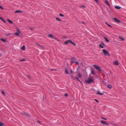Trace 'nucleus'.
Wrapping results in <instances>:
<instances>
[{
    "label": "nucleus",
    "mask_w": 126,
    "mask_h": 126,
    "mask_svg": "<svg viewBox=\"0 0 126 126\" xmlns=\"http://www.w3.org/2000/svg\"><path fill=\"white\" fill-rule=\"evenodd\" d=\"M114 64L117 65H118L119 64L118 62L117 61H114L113 62Z\"/></svg>",
    "instance_id": "6e6552de"
},
{
    "label": "nucleus",
    "mask_w": 126,
    "mask_h": 126,
    "mask_svg": "<svg viewBox=\"0 0 126 126\" xmlns=\"http://www.w3.org/2000/svg\"><path fill=\"white\" fill-rule=\"evenodd\" d=\"M113 19L115 21L118 23H120V21H119L118 19L116 18H113Z\"/></svg>",
    "instance_id": "423d86ee"
},
{
    "label": "nucleus",
    "mask_w": 126,
    "mask_h": 126,
    "mask_svg": "<svg viewBox=\"0 0 126 126\" xmlns=\"http://www.w3.org/2000/svg\"><path fill=\"white\" fill-rule=\"evenodd\" d=\"M0 19L2 21L3 20V19L1 17H0Z\"/></svg>",
    "instance_id": "e433bc0d"
},
{
    "label": "nucleus",
    "mask_w": 126,
    "mask_h": 126,
    "mask_svg": "<svg viewBox=\"0 0 126 126\" xmlns=\"http://www.w3.org/2000/svg\"><path fill=\"white\" fill-rule=\"evenodd\" d=\"M94 79L91 78L90 77H89L87 80H86V82L88 84H90L92 82L94 81Z\"/></svg>",
    "instance_id": "f257e3e1"
},
{
    "label": "nucleus",
    "mask_w": 126,
    "mask_h": 126,
    "mask_svg": "<svg viewBox=\"0 0 126 126\" xmlns=\"http://www.w3.org/2000/svg\"><path fill=\"white\" fill-rule=\"evenodd\" d=\"M115 8L116 9H119L121 8V7L118 6H116L115 7Z\"/></svg>",
    "instance_id": "f8f14e48"
},
{
    "label": "nucleus",
    "mask_w": 126,
    "mask_h": 126,
    "mask_svg": "<svg viewBox=\"0 0 126 126\" xmlns=\"http://www.w3.org/2000/svg\"><path fill=\"white\" fill-rule=\"evenodd\" d=\"M11 35V34L8 33V34H7V36H8V35Z\"/></svg>",
    "instance_id": "79ce46f5"
},
{
    "label": "nucleus",
    "mask_w": 126,
    "mask_h": 126,
    "mask_svg": "<svg viewBox=\"0 0 126 126\" xmlns=\"http://www.w3.org/2000/svg\"><path fill=\"white\" fill-rule=\"evenodd\" d=\"M21 11H19V10H17V11H16L15 12V13H21Z\"/></svg>",
    "instance_id": "dca6fc26"
},
{
    "label": "nucleus",
    "mask_w": 126,
    "mask_h": 126,
    "mask_svg": "<svg viewBox=\"0 0 126 126\" xmlns=\"http://www.w3.org/2000/svg\"><path fill=\"white\" fill-rule=\"evenodd\" d=\"M1 40L2 41H3V42H6V40L4 39H1Z\"/></svg>",
    "instance_id": "5701e85b"
},
{
    "label": "nucleus",
    "mask_w": 126,
    "mask_h": 126,
    "mask_svg": "<svg viewBox=\"0 0 126 126\" xmlns=\"http://www.w3.org/2000/svg\"><path fill=\"white\" fill-rule=\"evenodd\" d=\"M37 45L38 46H39L40 47H41L43 49H44V47H43V46L39 45V44H37Z\"/></svg>",
    "instance_id": "b1692460"
},
{
    "label": "nucleus",
    "mask_w": 126,
    "mask_h": 126,
    "mask_svg": "<svg viewBox=\"0 0 126 126\" xmlns=\"http://www.w3.org/2000/svg\"><path fill=\"white\" fill-rule=\"evenodd\" d=\"M7 20L10 23L12 24L13 23V22L12 21L9 20V19H7Z\"/></svg>",
    "instance_id": "ddd939ff"
},
{
    "label": "nucleus",
    "mask_w": 126,
    "mask_h": 126,
    "mask_svg": "<svg viewBox=\"0 0 126 126\" xmlns=\"http://www.w3.org/2000/svg\"><path fill=\"white\" fill-rule=\"evenodd\" d=\"M102 44L103 45H104V43H102Z\"/></svg>",
    "instance_id": "de8ad7c7"
},
{
    "label": "nucleus",
    "mask_w": 126,
    "mask_h": 126,
    "mask_svg": "<svg viewBox=\"0 0 126 126\" xmlns=\"http://www.w3.org/2000/svg\"><path fill=\"white\" fill-rule=\"evenodd\" d=\"M19 33L17 32H16L15 33V34L17 36H19Z\"/></svg>",
    "instance_id": "393cba45"
},
{
    "label": "nucleus",
    "mask_w": 126,
    "mask_h": 126,
    "mask_svg": "<svg viewBox=\"0 0 126 126\" xmlns=\"http://www.w3.org/2000/svg\"><path fill=\"white\" fill-rule=\"evenodd\" d=\"M82 23H83V24H84V23H85V22H82Z\"/></svg>",
    "instance_id": "09e8293b"
},
{
    "label": "nucleus",
    "mask_w": 126,
    "mask_h": 126,
    "mask_svg": "<svg viewBox=\"0 0 126 126\" xmlns=\"http://www.w3.org/2000/svg\"><path fill=\"white\" fill-rule=\"evenodd\" d=\"M81 7H85L84 6H82Z\"/></svg>",
    "instance_id": "49530a36"
},
{
    "label": "nucleus",
    "mask_w": 126,
    "mask_h": 126,
    "mask_svg": "<svg viewBox=\"0 0 126 126\" xmlns=\"http://www.w3.org/2000/svg\"><path fill=\"white\" fill-rule=\"evenodd\" d=\"M53 38L55 40H56L57 39V38L55 37H54V38Z\"/></svg>",
    "instance_id": "58836bf2"
},
{
    "label": "nucleus",
    "mask_w": 126,
    "mask_h": 126,
    "mask_svg": "<svg viewBox=\"0 0 126 126\" xmlns=\"http://www.w3.org/2000/svg\"><path fill=\"white\" fill-rule=\"evenodd\" d=\"M101 118L102 119H103L105 120H107V119H106V118H103L102 117H101Z\"/></svg>",
    "instance_id": "c9c22d12"
},
{
    "label": "nucleus",
    "mask_w": 126,
    "mask_h": 126,
    "mask_svg": "<svg viewBox=\"0 0 126 126\" xmlns=\"http://www.w3.org/2000/svg\"><path fill=\"white\" fill-rule=\"evenodd\" d=\"M51 70H53V69H51Z\"/></svg>",
    "instance_id": "8fccbe9b"
},
{
    "label": "nucleus",
    "mask_w": 126,
    "mask_h": 126,
    "mask_svg": "<svg viewBox=\"0 0 126 126\" xmlns=\"http://www.w3.org/2000/svg\"><path fill=\"white\" fill-rule=\"evenodd\" d=\"M95 100L97 102H98V100L96 99H95Z\"/></svg>",
    "instance_id": "a19ab883"
},
{
    "label": "nucleus",
    "mask_w": 126,
    "mask_h": 126,
    "mask_svg": "<svg viewBox=\"0 0 126 126\" xmlns=\"http://www.w3.org/2000/svg\"><path fill=\"white\" fill-rule=\"evenodd\" d=\"M105 3L106 4L108 5L109 6H110V4L109 2L106 0L105 2Z\"/></svg>",
    "instance_id": "1a4fd4ad"
},
{
    "label": "nucleus",
    "mask_w": 126,
    "mask_h": 126,
    "mask_svg": "<svg viewBox=\"0 0 126 126\" xmlns=\"http://www.w3.org/2000/svg\"><path fill=\"white\" fill-rule=\"evenodd\" d=\"M97 93L98 94L100 95H103L104 94V93H100V91H97Z\"/></svg>",
    "instance_id": "9d476101"
},
{
    "label": "nucleus",
    "mask_w": 126,
    "mask_h": 126,
    "mask_svg": "<svg viewBox=\"0 0 126 126\" xmlns=\"http://www.w3.org/2000/svg\"><path fill=\"white\" fill-rule=\"evenodd\" d=\"M99 46L100 48H104V47L103 46H102L101 44H100L99 45Z\"/></svg>",
    "instance_id": "4be33fe9"
},
{
    "label": "nucleus",
    "mask_w": 126,
    "mask_h": 126,
    "mask_svg": "<svg viewBox=\"0 0 126 126\" xmlns=\"http://www.w3.org/2000/svg\"><path fill=\"white\" fill-rule=\"evenodd\" d=\"M56 20H57L61 21V19L59 17H57L56 18Z\"/></svg>",
    "instance_id": "aec40b11"
},
{
    "label": "nucleus",
    "mask_w": 126,
    "mask_h": 126,
    "mask_svg": "<svg viewBox=\"0 0 126 126\" xmlns=\"http://www.w3.org/2000/svg\"><path fill=\"white\" fill-rule=\"evenodd\" d=\"M25 60H24V59H21L20 60V61H25Z\"/></svg>",
    "instance_id": "ea45409f"
},
{
    "label": "nucleus",
    "mask_w": 126,
    "mask_h": 126,
    "mask_svg": "<svg viewBox=\"0 0 126 126\" xmlns=\"http://www.w3.org/2000/svg\"><path fill=\"white\" fill-rule=\"evenodd\" d=\"M108 88H111L112 87L111 86V85H108Z\"/></svg>",
    "instance_id": "6ab92c4d"
},
{
    "label": "nucleus",
    "mask_w": 126,
    "mask_h": 126,
    "mask_svg": "<svg viewBox=\"0 0 126 126\" xmlns=\"http://www.w3.org/2000/svg\"><path fill=\"white\" fill-rule=\"evenodd\" d=\"M2 21L4 22V23L5 22V21L3 19V20H2Z\"/></svg>",
    "instance_id": "a18cd8bd"
},
{
    "label": "nucleus",
    "mask_w": 126,
    "mask_h": 126,
    "mask_svg": "<svg viewBox=\"0 0 126 126\" xmlns=\"http://www.w3.org/2000/svg\"><path fill=\"white\" fill-rule=\"evenodd\" d=\"M1 92H2V94H3L4 95V96L5 95V93L4 91H2Z\"/></svg>",
    "instance_id": "bb28decb"
},
{
    "label": "nucleus",
    "mask_w": 126,
    "mask_h": 126,
    "mask_svg": "<svg viewBox=\"0 0 126 126\" xmlns=\"http://www.w3.org/2000/svg\"><path fill=\"white\" fill-rule=\"evenodd\" d=\"M64 95L65 96H68V95L67 94V93H65L64 94Z\"/></svg>",
    "instance_id": "473e14b6"
},
{
    "label": "nucleus",
    "mask_w": 126,
    "mask_h": 126,
    "mask_svg": "<svg viewBox=\"0 0 126 126\" xmlns=\"http://www.w3.org/2000/svg\"><path fill=\"white\" fill-rule=\"evenodd\" d=\"M0 8L1 9H3V8L1 6H0Z\"/></svg>",
    "instance_id": "f704fd0d"
},
{
    "label": "nucleus",
    "mask_w": 126,
    "mask_h": 126,
    "mask_svg": "<svg viewBox=\"0 0 126 126\" xmlns=\"http://www.w3.org/2000/svg\"><path fill=\"white\" fill-rule=\"evenodd\" d=\"M91 73L92 74H94V71L93 70H91Z\"/></svg>",
    "instance_id": "a878e982"
},
{
    "label": "nucleus",
    "mask_w": 126,
    "mask_h": 126,
    "mask_svg": "<svg viewBox=\"0 0 126 126\" xmlns=\"http://www.w3.org/2000/svg\"><path fill=\"white\" fill-rule=\"evenodd\" d=\"M38 123H40V122H39V121H38Z\"/></svg>",
    "instance_id": "3c124183"
},
{
    "label": "nucleus",
    "mask_w": 126,
    "mask_h": 126,
    "mask_svg": "<svg viewBox=\"0 0 126 126\" xmlns=\"http://www.w3.org/2000/svg\"><path fill=\"white\" fill-rule=\"evenodd\" d=\"M65 74H67L68 73V72L66 69L65 70Z\"/></svg>",
    "instance_id": "412c9836"
},
{
    "label": "nucleus",
    "mask_w": 126,
    "mask_h": 126,
    "mask_svg": "<svg viewBox=\"0 0 126 126\" xmlns=\"http://www.w3.org/2000/svg\"><path fill=\"white\" fill-rule=\"evenodd\" d=\"M76 80L77 81H80V80L78 78V77H77L76 78Z\"/></svg>",
    "instance_id": "cd10ccee"
},
{
    "label": "nucleus",
    "mask_w": 126,
    "mask_h": 126,
    "mask_svg": "<svg viewBox=\"0 0 126 126\" xmlns=\"http://www.w3.org/2000/svg\"><path fill=\"white\" fill-rule=\"evenodd\" d=\"M30 29L32 30L33 29L32 28H30Z\"/></svg>",
    "instance_id": "37998d69"
},
{
    "label": "nucleus",
    "mask_w": 126,
    "mask_h": 126,
    "mask_svg": "<svg viewBox=\"0 0 126 126\" xmlns=\"http://www.w3.org/2000/svg\"><path fill=\"white\" fill-rule=\"evenodd\" d=\"M0 126H4V125L1 122H0Z\"/></svg>",
    "instance_id": "2eb2a0df"
},
{
    "label": "nucleus",
    "mask_w": 126,
    "mask_h": 126,
    "mask_svg": "<svg viewBox=\"0 0 126 126\" xmlns=\"http://www.w3.org/2000/svg\"><path fill=\"white\" fill-rule=\"evenodd\" d=\"M96 2H98V1L97 0H94Z\"/></svg>",
    "instance_id": "c03bdc74"
},
{
    "label": "nucleus",
    "mask_w": 126,
    "mask_h": 126,
    "mask_svg": "<svg viewBox=\"0 0 126 126\" xmlns=\"http://www.w3.org/2000/svg\"><path fill=\"white\" fill-rule=\"evenodd\" d=\"M74 63H75L77 64H78L79 63L78 62H76V61Z\"/></svg>",
    "instance_id": "72a5a7b5"
},
{
    "label": "nucleus",
    "mask_w": 126,
    "mask_h": 126,
    "mask_svg": "<svg viewBox=\"0 0 126 126\" xmlns=\"http://www.w3.org/2000/svg\"><path fill=\"white\" fill-rule=\"evenodd\" d=\"M106 24H107L108 26H109L110 27H111V26L109 24H108L107 22H106Z\"/></svg>",
    "instance_id": "7c9ffc66"
},
{
    "label": "nucleus",
    "mask_w": 126,
    "mask_h": 126,
    "mask_svg": "<svg viewBox=\"0 0 126 126\" xmlns=\"http://www.w3.org/2000/svg\"><path fill=\"white\" fill-rule=\"evenodd\" d=\"M59 15L60 16H62V17H63L64 16L63 15V14H59Z\"/></svg>",
    "instance_id": "c85d7f7f"
},
{
    "label": "nucleus",
    "mask_w": 126,
    "mask_h": 126,
    "mask_svg": "<svg viewBox=\"0 0 126 126\" xmlns=\"http://www.w3.org/2000/svg\"><path fill=\"white\" fill-rule=\"evenodd\" d=\"M17 33H18L19 34L20 33V32L19 31V30L18 29H17Z\"/></svg>",
    "instance_id": "2f4dec72"
},
{
    "label": "nucleus",
    "mask_w": 126,
    "mask_h": 126,
    "mask_svg": "<svg viewBox=\"0 0 126 126\" xmlns=\"http://www.w3.org/2000/svg\"><path fill=\"white\" fill-rule=\"evenodd\" d=\"M79 77V78H80L81 77V75L80 73L78 74Z\"/></svg>",
    "instance_id": "c756f323"
},
{
    "label": "nucleus",
    "mask_w": 126,
    "mask_h": 126,
    "mask_svg": "<svg viewBox=\"0 0 126 126\" xmlns=\"http://www.w3.org/2000/svg\"><path fill=\"white\" fill-rule=\"evenodd\" d=\"M94 66L99 72H100V71H101V69L99 66L96 65H94Z\"/></svg>",
    "instance_id": "7ed1b4c3"
},
{
    "label": "nucleus",
    "mask_w": 126,
    "mask_h": 126,
    "mask_svg": "<svg viewBox=\"0 0 126 126\" xmlns=\"http://www.w3.org/2000/svg\"><path fill=\"white\" fill-rule=\"evenodd\" d=\"M103 52L106 56L107 55V54H108V51L105 49H103Z\"/></svg>",
    "instance_id": "20e7f679"
},
{
    "label": "nucleus",
    "mask_w": 126,
    "mask_h": 126,
    "mask_svg": "<svg viewBox=\"0 0 126 126\" xmlns=\"http://www.w3.org/2000/svg\"><path fill=\"white\" fill-rule=\"evenodd\" d=\"M26 115L29 116H30V115L29 114H28L27 113H26Z\"/></svg>",
    "instance_id": "4c0bfd02"
},
{
    "label": "nucleus",
    "mask_w": 126,
    "mask_h": 126,
    "mask_svg": "<svg viewBox=\"0 0 126 126\" xmlns=\"http://www.w3.org/2000/svg\"><path fill=\"white\" fill-rule=\"evenodd\" d=\"M104 39H105L106 41L107 42H109V41L108 40V39L106 37H104Z\"/></svg>",
    "instance_id": "4468645a"
},
{
    "label": "nucleus",
    "mask_w": 126,
    "mask_h": 126,
    "mask_svg": "<svg viewBox=\"0 0 126 126\" xmlns=\"http://www.w3.org/2000/svg\"><path fill=\"white\" fill-rule=\"evenodd\" d=\"M48 36L51 38H54V36L52 34H50V35H49Z\"/></svg>",
    "instance_id": "f3484780"
},
{
    "label": "nucleus",
    "mask_w": 126,
    "mask_h": 126,
    "mask_svg": "<svg viewBox=\"0 0 126 126\" xmlns=\"http://www.w3.org/2000/svg\"><path fill=\"white\" fill-rule=\"evenodd\" d=\"M119 39H121L122 41H124L125 40V39H124L123 38H122L121 37H119Z\"/></svg>",
    "instance_id": "a211bd4d"
},
{
    "label": "nucleus",
    "mask_w": 126,
    "mask_h": 126,
    "mask_svg": "<svg viewBox=\"0 0 126 126\" xmlns=\"http://www.w3.org/2000/svg\"><path fill=\"white\" fill-rule=\"evenodd\" d=\"M22 49V50H25V47L24 46H22L21 48Z\"/></svg>",
    "instance_id": "9b49d317"
},
{
    "label": "nucleus",
    "mask_w": 126,
    "mask_h": 126,
    "mask_svg": "<svg viewBox=\"0 0 126 126\" xmlns=\"http://www.w3.org/2000/svg\"><path fill=\"white\" fill-rule=\"evenodd\" d=\"M101 123L103 124L109 125V124L107 123L106 122L104 121L103 120H101Z\"/></svg>",
    "instance_id": "39448f33"
},
{
    "label": "nucleus",
    "mask_w": 126,
    "mask_h": 126,
    "mask_svg": "<svg viewBox=\"0 0 126 126\" xmlns=\"http://www.w3.org/2000/svg\"><path fill=\"white\" fill-rule=\"evenodd\" d=\"M70 43L71 44H73L75 46L76 45V44L74 43L73 42H72L71 41L69 40H67V41H66L65 43V44H68V43Z\"/></svg>",
    "instance_id": "f03ea898"
},
{
    "label": "nucleus",
    "mask_w": 126,
    "mask_h": 126,
    "mask_svg": "<svg viewBox=\"0 0 126 126\" xmlns=\"http://www.w3.org/2000/svg\"><path fill=\"white\" fill-rule=\"evenodd\" d=\"M75 59L74 58H72L71 59V62L72 63H74L75 62Z\"/></svg>",
    "instance_id": "0eeeda50"
}]
</instances>
